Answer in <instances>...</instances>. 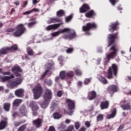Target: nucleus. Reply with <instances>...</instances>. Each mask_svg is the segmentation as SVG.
<instances>
[{
	"label": "nucleus",
	"instance_id": "nucleus-36",
	"mask_svg": "<svg viewBox=\"0 0 131 131\" xmlns=\"http://www.w3.org/2000/svg\"><path fill=\"white\" fill-rule=\"evenodd\" d=\"M56 15L57 17H63L65 16V11L63 10H59L57 12Z\"/></svg>",
	"mask_w": 131,
	"mask_h": 131
},
{
	"label": "nucleus",
	"instance_id": "nucleus-45",
	"mask_svg": "<svg viewBox=\"0 0 131 131\" xmlns=\"http://www.w3.org/2000/svg\"><path fill=\"white\" fill-rule=\"evenodd\" d=\"M91 80H92L91 78L85 79V80L84 81V84H85V85H88V84H89V83H90V82H91Z\"/></svg>",
	"mask_w": 131,
	"mask_h": 131
},
{
	"label": "nucleus",
	"instance_id": "nucleus-60",
	"mask_svg": "<svg viewBox=\"0 0 131 131\" xmlns=\"http://www.w3.org/2000/svg\"><path fill=\"white\" fill-rule=\"evenodd\" d=\"M85 130H86V128L83 127L80 128L78 131H85Z\"/></svg>",
	"mask_w": 131,
	"mask_h": 131
},
{
	"label": "nucleus",
	"instance_id": "nucleus-18",
	"mask_svg": "<svg viewBox=\"0 0 131 131\" xmlns=\"http://www.w3.org/2000/svg\"><path fill=\"white\" fill-rule=\"evenodd\" d=\"M62 25H63L62 23H61L60 24L50 25L46 27V30H47V31H50L51 30H56V29L59 28Z\"/></svg>",
	"mask_w": 131,
	"mask_h": 131
},
{
	"label": "nucleus",
	"instance_id": "nucleus-51",
	"mask_svg": "<svg viewBox=\"0 0 131 131\" xmlns=\"http://www.w3.org/2000/svg\"><path fill=\"white\" fill-rule=\"evenodd\" d=\"M75 72L76 73V75H81V71H80L79 70H76Z\"/></svg>",
	"mask_w": 131,
	"mask_h": 131
},
{
	"label": "nucleus",
	"instance_id": "nucleus-21",
	"mask_svg": "<svg viewBox=\"0 0 131 131\" xmlns=\"http://www.w3.org/2000/svg\"><path fill=\"white\" fill-rule=\"evenodd\" d=\"M42 119L38 118L33 121V124L36 126L37 128H39L42 125Z\"/></svg>",
	"mask_w": 131,
	"mask_h": 131
},
{
	"label": "nucleus",
	"instance_id": "nucleus-27",
	"mask_svg": "<svg viewBox=\"0 0 131 131\" xmlns=\"http://www.w3.org/2000/svg\"><path fill=\"white\" fill-rule=\"evenodd\" d=\"M13 78H15V76L14 74H11L9 76H4L1 77L0 79L2 80V82H6V81H9L10 79H12Z\"/></svg>",
	"mask_w": 131,
	"mask_h": 131
},
{
	"label": "nucleus",
	"instance_id": "nucleus-53",
	"mask_svg": "<svg viewBox=\"0 0 131 131\" xmlns=\"http://www.w3.org/2000/svg\"><path fill=\"white\" fill-rule=\"evenodd\" d=\"M15 29L13 28H8L6 30V32H14Z\"/></svg>",
	"mask_w": 131,
	"mask_h": 131
},
{
	"label": "nucleus",
	"instance_id": "nucleus-64",
	"mask_svg": "<svg viewBox=\"0 0 131 131\" xmlns=\"http://www.w3.org/2000/svg\"><path fill=\"white\" fill-rule=\"evenodd\" d=\"M78 85L79 86H82V82L81 81H79L78 82Z\"/></svg>",
	"mask_w": 131,
	"mask_h": 131
},
{
	"label": "nucleus",
	"instance_id": "nucleus-58",
	"mask_svg": "<svg viewBox=\"0 0 131 131\" xmlns=\"http://www.w3.org/2000/svg\"><path fill=\"white\" fill-rule=\"evenodd\" d=\"M31 12H32V13H33V12H39V9L37 8H34L31 10Z\"/></svg>",
	"mask_w": 131,
	"mask_h": 131
},
{
	"label": "nucleus",
	"instance_id": "nucleus-22",
	"mask_svg": "<svg viewBox=\"0 0 131 131\" xmlns=\"http://www.w3.org/2000/svg\"><path fill=\"white\" fill-rule=\"evenodd\" d=\"M85 16L86 18H95L97 16V13L95 10H91L85 14Z\"/></svg>",
	"mask_w": 131,
	"mask_h": 131
},
{
	"label": "nucleus",
	"instance_id": "nucleus-8",
	"mask_svg": "<svg viewBox=\"0 0 131 131\" xmlns=\"http://www.w3.org/2000/svg\"><path fill=\"white\" fill-rule=\"evenodd\" d=\"M110 51H113L108 54L106 55V59L110 61L111 59H114L116 56H117V52H118V49L115 48V46H113L110 48Z\"/></svg>",
	"mask_w": 131,
	"mask_h": 131
},
{
	"label": "nucleus",
	"instance_id": "nucleus-48",
	"mask_svg": "<svg viewBox=\"0 0 131 131\" xmlns=\"http://www.w3.org/2000/svg\"><path fill=\"white\" fill-rule=\"evenodd\" d=\"M45 83H46L49 86L52 85V80L46 79L45 80Z\"/></svg>",
	"mask_w": 131,
	"mask_h": 131
},
{
	"label": "nucleus",
	"instance_id": "nucleus-26",
	"mask_svg": "<svg viewBox=\"0 0 131 131\" xmlns=\"http://www.w3.org/2000/svg\"><path fill=\"white\" fill-rule=\"evenodd\" d=\"M8 126V119L2 120L0 122V130H4Z\"/></svg>",
	"mask_w": 131,
	"mask_h": 131
},
{
	"label": "nucleus",
	"instance_id": "nucleus-42",
	"mask_svg": "<svg viewBox=\"0 0 131 131\" xmlns=\"http://www.w3.org/2000/svg\"><path fill=\"white\" fill-rule=\"evenodd\" d=\"M36 24H37V21H34L33 22H30L28 24V28H31L34 26V25H36Z\"/></svg>",
	"mask_w": 131,
	"mask_h": 131
},
{
	"label": "nucleus",
	"instance_id": "nucleus-29",
	"mask_svg": "<svg viewBox=\"0 0 131 131\" xmlns=\"http://www.w3.org/2000/svg\"><path fill=\"white\" fill-rule=\"evenodd\" d=\"M57 22H62V19L59 18H51L48 21V24H51V23H57Z\"/></svg>",
	"mask_w": 131,
	"mask_h": 131
},
{
	"label": "nucleus",
	"instance_id": "nucleus-62",
	"mask_svg": "<svg viewBox=\"0 0 131 131\" xmlns=\"http://www.w3.org/2000/svg\"><path fill=\"white\" fill-rule=\"evenodd\" d=\"M58 61H63V56H60L58 58Z\"/></svg>",
	"mask_w": 131,
	"mask_h": 131
},
{
	"label": "nucleus",
	"instance_id": "nucleus-30",
	"mask_svg": "<svg viewBox=\"0 0 131 131\" xmlns=\"http://www.w3.org/2000/svg\"><path fill=\"white\" fill-rule=\"evenodd\" d=\"M22 99H16L14 100L13 102V106L14 107H19L21 103H22Z\"/></svg>",
	"mask_w": 131,
	"mask_h": 131
},
{
	"label": "nucleus",
	"instance_id": "nucleus-23",
	"mask_svg": "<svg viewBox=\"0 0 131 131\" xmlns=\"http://www.w3.org/2000/svg\"><path fill=\"white\" fill-rule=\"evenodd\" d=\"M88 98L89 101L95 100L97 98V92L95 91H92L88 93Z\"/></svg>",
	"mask_w": 131,
	"mask_h": 131
},
{
	"label": "nucleus",
	"instance_id": "nucleus-47",
	"mask_svg": "<svg viewBox=\"0 0 131 131\" xmlns=\"http://www.w3.org/2000/svg\"><path fill=\"white\" fill-rule=\"evenodd\" d=\"M109 2L111 4L112 6H115L116 3H118L119 0H109Z\"/></svg>",
	"mask_w": 131,
	"mask_h": 131
},
{
	"label": "nucleus",
	"instance_id": "nucleus-33",
	"mask_svg": "<svg viewBox=\"0 0 131 131\" xmlns=\"http://www.w3.org/2000/svg\"><path fill=\"white\" fill-rule=\"evenodd\" d=\"M7 50L9 52H13V51H16V50H18V46L17 45H13L10 47H8Z\"/></svg>",
	"mask_w": 131,
	"mask_h": 131
},
{
	"label": "nucleus",
	"instance_id": "nucleus-13",
	"mask_svg": "<svg viewBox=\"0 0 131 131\" xmlns=\"http://www.w3.org/2000/svg\"><path fill=\"white\" fill-rule=\"evenodd\" d=\"M119 25V23L117 21L116 22H113L110 24L108 26V31L110 32H113L117 30L118 26Z\"/></svg>",
	"mask_w": 131,
	"mask_h": 131
},
{
	"label": "nucleus",
	"instance_id": "nucleus-6",
	"mask_svg": "<svg viewBox=\"0 0 131 131\" xmlns=\"http://www.w3.org/2000/svg\"><path fill=\"white\" fill-rule=\"evenodd\" d=\"M33 93H34V97L35 100H37L42 95V88L40 84H37L35 86L33 89Z\"/></svg>",
	"mask_w": 131,
	"mask_h": 131
},
{
	"label": "nucleus",
	"instance_id": "nucleus-25",
	"mask_svg": "<svg viewBox=\"0 0 131 131\" xmlns=\"http://www.w3.org/2000/svg\"><path fill=\"white\" fill-rule=\"evenodd\" d=\"M100 107L101 110L108 109L109 108V101L107 100L102 101L100 103Z\"/></svg>",
	"mask_w": 131,
	"mask_h": 131
},
{
	"label": "nucleus",
	"instance_id": "nucleus-31",
	"mask_svg": "<svg viewBox=\"0 0 131 131\" xmlns=\"http://www.w3.org/2000/svg\"><path fill=\"white\" fill-rule=\"evenodd\" d=\"M121 107H122L123 110H131V105L130 103H129L121 105Z\"/></svg>",
	"mask_w": 131,
	"mask_h": 131
},
{
	"label": "nucleus",
	"instance_id": "nucleus-2",
	"mask_svg": "<svg viewBox=\"0 0 131 131\" xmlns=\"http://www.w3.org/2000/svg\"><path fill=\"white\" fill-rule=\"evenodd\" d=\"M118 73V66L115 63L112 64V66L109 67L106 73V77L108 79H112L114 76H117Z\"/></svg>",
	"mask_w": 131,
	"mask_h": 131
},
{
	"label": "nucleus",
	"instance_id": "nucleus-50",
	"mask_svg": "<svg viewBox=\"0 0 131 131\" xmlns=\"http://www.w3.org/2000/svg\"><path fill=\"white\" fill-rule=\"evenodd\" d=\"M57 97H62L63 95V92L62 91H59L57 93Z\"/></svg>",
	"mask_w": 131,
	"mask_h": 131
},
{
	"label": "nucleus",
	"instance_id": "nucleus-5",
	"mask_svg": "<svg viewBox=\"0 0 131 131\" xmlns=\"http://www.w3.org/2000/svg\"><path fill=\"white\" fill-rule=\"evenodd\" d=\"M92 29H97V24L93 23H89L85 26H82V30L85 32L87 35H91V33L89 32L90 30Z\"/></svg>",
	"mask_w": 131,
	"mask_h": 131
},
{
	"label": "nucleus",
	"instance_id": "nucleus-14",
	"mask_svg": "<svg viewBox=\"0 0 131 131\" xmlns=\"http://www.w3.org/2000/svg\"><path fill=\"white\" fill-rule=\"evenodd\" d=\"M28 112L27 108L25 105H23L19 107V115L20 117H24V116H27Z\"/></svg>",
	"mask_w": 131,
	"mask_h": 131
},
{
	"label": "nucleus",
	"instance_id": "nucleus-19",
	"mask_svg": "<svg viewBox=\"0 0 131 131\" xmlns=\"http://www.w3.org/2000/svg\"><path fill=\"white\" fill-rule=\"evenodd\" d=\"M70 31H71L70 29L66 28L60 31H58L52 33L51 34V35L52 36H53V37H55L56 36H58V35H60V33H65V32H69Z\"/></svg>",
	"mask_w": 131,
	"mask_h": 131
},
{
	"label": "nucleus",
	"instance_id": "nucleus-11",
	"mask_svg": "<svg viewBox=\"0 0 131 131\" xmlns=\"http://www.w3.org/2000/svg\"><path fill=\"white\" fill-rule=\"evenodd\" d=\"M11 71L16 77L21 76V74L19 73V72H22V69H21V68L18 66H15L13 67L11 69Z\"/></svg>",
	"mask_w": 131,
	"mask_h": 131
},
{
	"label": "nucleus",
	"instance_id": "nucleus-38",
	"mask_svg": "<svg viewBox=\"0 0 131 131\" xmlns=\"http://www.w3.org/2000/svg\"><path fill=\"white\" fill-rule=\"evenodd\" d=\"M99 80L103 84H107V83H108V80H107V79L102 76L99 77Z\"/></svg>",
	"mask_w": 131,
	"mask_h": 131
},
{
	"label": "nucleus",
	"instance_id": "nucleus-4",
	"mask_svg": "<svg viewBox=\"0 0 131 131\" xmlns=\"http://www.w3.org/2000/svg\"><path fill=\"white\" fill-rule=\"evenodd\" d=\"M118 34V32H116L114 34H109L107 35V38L108 40V47L113 46V45L115 43V40L118 39L119 38Z\"/></svg>",
	"mask_w": 131,
	"mask_h": 131
},
{
	"label": "nucleus",
	"instance_id": "nucleus-63",
	"mask_svg": "<svg viewBox=\"0 0 131 131\" xmlns=\"http://www.w3.org/2000/svg\"><path fill=\"white\" fill-rule=\"evenodd\" d=\"M39 1L37 0H33V5H36L37 3H39Z\"/></svg>",
	"mask_w": 131,
	"mask_h": 131
},
{
	"label": "nucleus",
	"instance_id": "nucleus-35",
	"mask_svg": "<svg viewBox=\"0 0 131 131\" xmlns=\"http://www.w3.org/2000/svg\"><path fill=\"white\" fill-rule=\"evenodd\" d=\"M103 120H104V115L102 114H100L98 115H97L96 117L97 122H99L100 121H103Z\"/></svg>",
	"mask_w": 131,
	"mask_h": 131
},
{
	"label": "nucleus",
	"instance_id": "nucleus-39",
	"mask_svg": "<svg viewBox=\"0 0 131 131\" xmlns=\"http://www.w3.org/2000/svg\"><path fill=\"white\" fill-rule=\"evenodd\" d=\"M27 53L29 56H33L34 55V52L30 47L27 48Z\"/></svg>",
	"mask_w": 131,
	"mask_h": 131
},
{
	"label": "nucleus",
	"instance_id": "nucleus-59",
	"mask_svg": "<svg viewBox=\"0 0 131 131\" xmlns=\"http://www.w3.org/2000/svg\"><path fill=\"white\" fill-rule=\"evenodd\" d=\"M18 115V113L17 112H14L13 114H12V116L13 117H14V118H16V117H17Z\"/></svg>",
	"mask_w": 131,
	"mask_h": 131
},
{
	"label": "nucleus",
	"instance_id": "nucleus-12",
	"mask_svg": "<svg viewBox=\"0 0 131 131\" xmlns=\"http://www.w3.org/2000/svg\"><path fill=\"white\" fill-rule=\"evenodd\" d=\"M76 37H77V35L76 34V32H75L74 30H73L69 35L65 34L62 36V38L64 39L71 40L73 39L74 38H76Z\"/></svg>",
	"mask_w": 131,
	"mask_h": 131
},
{
	"label": "nucleus",
	"instance_id": "nucleus-55",
	"mask_svg": "<svg viewBox=\"0 0 131 131\" xmlns=\"http://www.w3.org/2000/svg\"><path fill=\"white\" fill-rule=\"evenodd\" d=\"M85 125L86 127H90L91 126V122L89 121L85 122Z\"/></svg>",
	"mask_w": 131,
	"mask_h": 131
},
{
	"label": "nucleus",
	"instance_id": "nucleus-52",
	"mask_svg": "<svg viewBox=\"0 0 131 131\" xmlns=\"http://www.w3.org/2000/svg\"><path fill=\"white\" fill-rule=\"evenodd\" d=\"M32 13V11L31 10L30 11H27L23 13V15H30V14H31Z\"/></svg>",
	"mask_w": 131,
	"mask_h": 131
},
{
	"label": "nucleus",
	"instance_id": "nucleus-24",
	"mask_svg": "<svg viewBox=\"0 0 131 131\" xmlns=\"http://www.w3.org/2000/svg\"><path fill=\"white\" fill-rule=\"evenodd\" d=\"M14 94L16 97H18V98H22V97L24 96V89H17L15 91Z\"/></svg>",
	"mask_w": 131,
	"mask_h": 131
},
{
	"label": "nucleus",
	"instance_id": "nucleus-40",
	"mask_svg": "<svg viewBox=\"0 0 131 131\" xmlns=\"http://www.w3.org/2000/svg\"><path fill=\"white\" fill-rule=\"evenodd\" d=\"M54 119H60L62 117V114H60L59 113H54L53 115Z\"/></svg>",
	"mask_w": 131,
	"mask_h": 131
},
{
	"label": "nucleus",
	"instance_id": "nucleus-46",
	"mask_svg": "<svg viewBox=\"0 0 131 131\" xmlns=\"http://www.w3.org/2000/svg\"><path fill=\"white\" fill-rule=\"evenodd\" d=\"M74 49L72 48H68L67 50H66V53H67V54H71L72 53H73V51H74Z\"/></svg>",
	"mask_w": 131,
	"mask_h": 131
},
{
	"label": "nucleus",
	"instance_id": "nucleus-54",
	"mask_svg": "<svg viewBox=\"0 0 131 131\" xmlns=\"http://www.w3.org/2000/svg\"><path fill=\"white\" fill-rule=\"evenodd\" d=\"M2 74H3V75H11V72L9 71L4 72L2 71Z\"/></svg>",
	"mask_w": 131,
	"mask_h": 131
},
{
	"label": "nucleus",
	"instance_id": "nucleus-41",
	"mask_svg": "<svg viewBox=\"0 0 131 131\" xmlns=\"http://www.w3.org/2000/svg\"><path fill=\"white\" fill-rule=\"evenodd\" d=\"M27 128V124H24L20 126L17 129V131H25Z\"/></svg>",
	"mask_w": 131,
	"mask_h": 131
},
{
	"label": "nucleus",
	"instance_id": "nucleus-44",
	"mask_svg": "<svg viewBox=\"0 0 131 131\" xmlns=\"http://www.w3.org/2000/svg\"><path fill=\"white\" fill-rule=\"evenodd\" d=\"M26 121L25 120L23 121H21V122H14L13 124L14 125V126H19L20 125L23 124V123H25Z\"/></svg>",
	"mask_w": 131,
	"mask_h": 131
},
{
	"label": "nucleus",
	"instance_id": "nucleus-20",
	"mask_svg": "<svg viewBox=\"0 0 131 131\" xmlns=\"http://www.w3.org/2000/svg\"><path fill=\"white\" fill-rule=\"evenodd\" d=\"M59 129H60V131H73L74 130V126L73 125H70L67 129L64 130H62V129H65L66 128V125L65 124L61 123L60 124V125L59 127Z\"/></svg>",
	"mask_w": 131,
	"mask_h": 131
},
{
	"label": "nucleus",
	"instance_id": "nucleus-34",
	"mask_svg": "<svg viewBox=\"0 0 131 131\" xmlns=\"http://www.w3.org/2000/svg\"><path fill=\"white\" fill-rule=\"evenodd\" d=\"M116 113H117L116 108H114L112 111L111 114L107 116L108 118V119L114 118V117H115V116L116 115Z\"/></svg>",
	"mask_w": 131,
	"mask_h": 131
},
{
	"label": "nucleus",
	"instance_id": "nucleus-37",
	"mask_svg": "<svg viewBox=\"0 0 131 131\" xmlns=\"http://www.w3.org/2000/svg\"><path fill=\"white\" fill-rule=\"evenodd\" d=\"M8 52H9V49H8V47L0 49V54H2V55H7V54H8Z\"/></svg>",
	"mask_w": 131,
	"mask_h": 131
},
{
	"label": "nucleus",
	"instance_id": "nucleus-28",
	"mask_svg": "<svg viewBox=\"0 0 131 131\" xmlns=\"http://www.w3.org/2000/svg\"><path fill=\"white\" fill-rule=\"evenodd\" d=\"M30 107L32 108V110L37 111L39 110V107L36 104V102L35 101H31L30 102Z\"/></svg>",
	"mask_w": 131,
	"mask_h": 131
},
{
	"label": "nucleus",
	"instance_id": "nucleus-32",
	"mask_svg": "<svg viewBox=\"0 0 131 131\" xmlns=\"http://www.w3.org/2000/svg\"><path fill=\"white\" fill-rule=\"evenodd\" d=\"M3 108L5 110V111L8 112V111H10V108H11V103H5L3 104Z\"/></svg>",
	"mask_w": 131,
	"mask_h": 131
},
{
	"label": "nucleus",
	"instance_id": "nucleus-3",
	"mask_svg": "<svg viewBox=\"0 0 131 131\" xmlns=\"http://www.w3.org/2000/svg\"><path fill=\"white\" fill-rule=\"evenodd\" d=\"M25 32H26V28L23 24H20L16 26V30L13 33V35L15 37H19L24 34Z\"/></svg>",
	"mask_w": 131,
	"mask_h": 131
},
{
	"label": "nucleus",
	"instance_id": "nucleus-61",
	"mask_svg": "<svg viewBox=\"0 0 131 131\" xmlns=\"http://www.w3.org/2000/svg\"><path fill=\"white\" fill-rule=\"evenodd\" d=\"M117 10H118L119 11H122V7H121V5H120L119 6L117 7Z\"/></svg>",
	"mask_w": 131,
	"mask_h": 131
},
{
	"label": "nucleus",
	"instance_id": "nucleus-49",
	"mask_svg": "<svg viewBox=\"0 0 131 131\" xmlns=\"http://www.w3.org/2000/svg\"><path fill=\"white\" fill-rule=\"evenodd\" d=\"M75 127L76 129H78V128L80 127V123H79L78 122L75 123Z\"/></svg>",
	"mask_w": 131,
	"mask_h": 131
},
{
	"label": "nucleus",
	"instance_id": "nucleus-57",
	"mask_svg": "<svg viewBox=\"0 0 131 131\" xmlns=\"http://www.w3.org/2000/svg\"><path fill=\"white\" fill-rule=\"evenodd\" d=\"M56 129H55V127L53 126H51L49 127V129L48 131H55Z\"/></svg>",
	"mask_w": 131,
	"mask_h": 131
},
{
	"label": "nucleus",
	"instance_id": "nucleus-1",
	"mask_svg": "<svg viewBox=\"0 0 131 131\" xmlns=\"http://www.w3.org/2000/svg\"><path fill=\"white\" fill-rule=\"evenodd\" d=\"M52 97L53 93L52 91L50 89H46L45 93L43 96L44 101L40 105L41 107L43 108V109H46L49 106V104H50V101L52 100Z\"/></svg>",
	"mask_w": 131,
	"mask_h": 131
},
{
	"label": "nucleus",
	"instance_id": "nucleus-10",
	"mask_svg": "<svg viewBox=\"0 0 131 131\" xmlns=\"http://www.w3.org/2000/svg\"><path fill=\"white\" fill-rule=\"evenodd\" d=\"M55 65V63L53 62L51 63H48L47 65L45 66V67H46V69H47L44 73L42 74V75L41 76L40 79H43L46 76H47V75L48 74V73L50 72V70L53 68V67Z\"/></svg>",
	"mask_w": 131,
	"mask_h": 131
},
{
	"label": "nucleus",
	"instance_id": "nucleus-16",
	"mask_svg": "<svg viewBox=\"0 0 131 131\" xmlns=\"http://www.w3.org/2000/svg\"><path fill=\"white\" fill-rule=\"evenodd\" d=\"M107 91L110 94H114V93L118 92V86L116 85L112 84L107 87Z\"/></svg>",
	"mask_w": 131,
	"mask_h": 131
},
{
	"label": "nucleus",
	"instance_id": "nucleus-17",
	"mask_svg": "<svg viewBox=\"0 0 131 131\" xmlns=\"http://www.w3.org/2000/svg\"><path fill=\"white\" fill-rule=\"evenodd\" d=\"M90 10H91L90 6L87 4H84L79 8V12L81 14H83L84 13H86V12L90 11Z\"/></svg>",
	"mask_w": 131,
	"mask_h": 131
},
{
	"label": "nucleus",
	"instance_id": "nucleus-7",
	"mask_svg": "<svg viewBox=\"0 0 131 131\" xmlns=\"http://www.w3.org/2000/svg\"><path fill=\"white\" fill-rule=\"evenodd\" d=\"M73 76H74V72L71 71L68 72L65 71H62L60 73V77L62 80L72 78Z\"/></svg>",
	"mask_w": 131,
	"mask_h": 131
},
{
	"label": "nucleus",
	"instance_id": "nucleus-56",
	"mask_svg": "<svg viewBox=\"0 0 131 131\" xmlns=\"http://www.w3.org/2000/svg\"><path fill=\"white\" fill-rule=\"evenodd\" d=\"M124 127V125L123 124H121L119 126V127L118 128L117 130L119 131V130H121L122 129H123Z\"/></svg>",
	"mask_w": 131,
	"mask_h": 131
},
{
	"label": "nucleus",
	"instance_id": "nucleus-15",
	"mask_svg": "<svg viewBox=\"0 0 131 131\" xmlns=\"http://www.w3.org/2000/svg\"><path fill=\"white\" fill-rule=\"evenodd\" d=\"M66 102L68 104V107L69 110H73V109H75V101L70 99H67Z\"/></svg>",
	"mask_w": 131,
	"mask_h": 131
},
{
	"label": "nucleus",
	"instance_id": "nucleus-9",
	"mask_svg": "<svg viewBox=\"0 0 131 131\" xmlns=\"http://www.w3.org/2000/svg\"><path fill=\"white\" fill-rule=\"evenodd\" d=\"M23 79L21 78H17L15 81L9 80L8 81V83L11 88H14L15 86H18L22 83Z\"/></svg>",
	"mask_w": 131,
	"mask_h": 131
},
{
	"label": "nucleus",
	"instance_id": "nucleus-43",
	"mask_svg": "<svg viewBox=\"0 0 131 131\" xmlns=\"http://www.w3.org/2000/svg\"><path fill=\"white\" fill-rule=\"evenodd\" d=\"M73 18V14H71V15H69L68 16L66 17L65 18L66 22L67 23L70 22V21H71V20H72Z\"/></svg>",
	"mask_w": 131,
	"mask_h": 131
}]
</instances>
